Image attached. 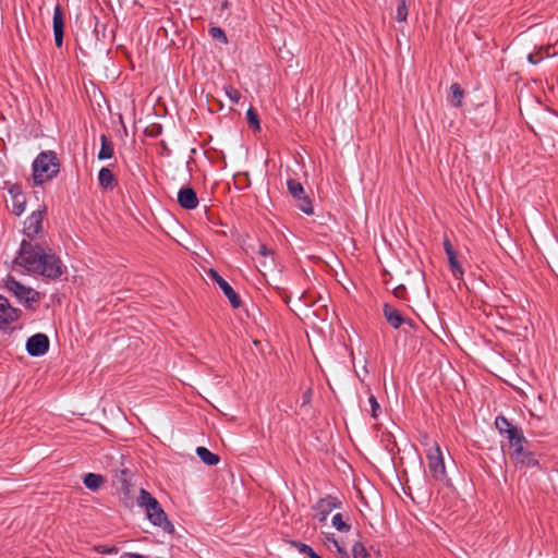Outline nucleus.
<instances>
[{
    "label": "nucleus",
    "mask_w": 558,
    "mask_h": 558,
    "mask_svg": "<svg viewBox=\"0 0 558 558\" xmlns=\"http://www.w3.org/2000/svg\"><path fill=\"white\" fill-rule=\"evenodd\" d=\"M14 264L27 272L39 274L49 279H57L63 274L62 262L51 248L26 240L22 241Z\"/></svg>",
    "instance_id": "obj_1"
},
{
    "label": "nucleus",
    "mask_w": 558,
    "mask_h": 558,
    "mask_svg": "<svg viewBox=\"0 0 558 558\" xmlns=\"http://www.w3.org/2000/svg\"><path fill=\"white\" fill-rule=\"evenodd\" d=\"M137 505L145 509L148 520L154 525L161 527L165 532H173V524L168 520L158 500L149 492L144 488L140 489Z\"/></svg>",
    "instance_id": "obj_2"
},
{
    "label": "nucleus",
    "mask_w": 558,
    "mask_h": 558,
    "mask_svg": "<svg viewBox=\"0 0 558 558\" xmlns=\"http://www.w3.org/2000/svg\"><path fill=\"white\" fill-rule=\"evenodd\" d=\"M59 162L53 151L40 153L33 162V179L35 184L51 180L59 173Z\"/></svg>",
    "instance_id": "obj_3"
},
{
    "label": "nucleus",
    "mask_w": 558,
    "mask_h": 558,
    "mask_svg": "<svg viewBox=\"0 0 558 558\" xmlns=\"http://www.w3.org/2000/svg\"><path fill=\"white\" fill-rule=\"evenodd\" d=\"M4 287L27 308H33L40 301V293L38 291L22 284L13 276L9 275L4 279Z\"/></svg>",
    "instance_id": "obj_4"
},
{
    "label": "nucleus",
    "mask_w": 558,
    "mask_h": 558,
    "mask_svg": "<svg viewBox=\"0 0 558 558\" xmlns=\"http://www.w3.org/2000/svg\"><path fill=\"white\" fill-rule=\"evenodd\" d=\"M428 475L436 482L448 483L444 456L437 442L426 452Z\"/></svg>",
    "instance_id": "obj_5"
},
{
    "label": "nucleus",
    "mask_w": 558,
    "mask_h": 558,
    "mask_svg": "<svg viewBox=\"0 0 558 558\" xmlns=\"http://www.w3.org/2000/svg\"><path fill=\"white\" fill-rule=\"evenodd\" d=\"M287 186L290 195L295 199L298 208L306 215H313V205L310 197L305 194L303 185L294 179H289Z\"/></svg>",
    "instance_id": "obj_6"
},
{
    "label": "nucleus",
    "mask_w": 558,
    "mask_h": 558,
    "mask_svg": "<svg viewBox=\"0 0 558 558\" xmlns=\"http://www.w3.org/2000/svg\"><path fill=\"white\" fill-rule=\"evenodd\" d=\"M341 505L342 502L337 497L328 495L324 498H320L312 507V510L314 511L313 517L319 522H325L330 512L335 509L341 508Z\"/></svg>",
    "instance_id": "obj_7"
},
{
    "label": "nucleus",
    "mask_w": 558,
    "mask_h": 558,
    "mask_svg": "<svg viewBox=\"0 0 558 558\" xmlns=\"http://www.w3.org/2000/svg\"><path fill=\"white\" fill-rule=\"evenodd\" d=\"M49 350V339L45 333H36L27 339L26 351L32 356H41Z\"/></svg>",
    "instance_id": "obj_8"
},
{
    "label": "nucleus",
    "mask_w": 558,
    "mask_h": 558,
    "mask_svg": "<svg viewBox=\"0 0 558 558\" xmlns=\"http://www.w3.org/2000/svg\"><path fill=\"white\" fill-rule=\"evenodd\" d=\"M208 275L222 290L232 307L238 308L241 305V299L233 288L216 270L209 269Z\"/></svg>",
    "instance_id": "obj_9"
},
{
    "label": "nucleus",
    "mask_w": 558,
    "mask_h": 558,
    "mask_svg": "<svg viewBox=\"0 0 558 558\" xmlns=\"http://www.w3.org/2000/svg\"><path fill=\"white\" fill-rule=\"evenodd\" d=\"M20 310L11 306L9 300L0 295V329H5L20 317Z\"/></svg>",
    "instance_id": "obj_10"
},
{
    "label": "nucleus",
    "mask_w": 558,
    "mask_h": 558,
    "mask_svg": "<svg viewBox=\"0 0 558 558\" xmlns=\"http://www.w3.org/2000/svg\"><path fill=\"white\" fill-rule=\"evenodd\" d=\"M510 458L517 466L521 468H534L538 464L534 454L531 451L525 450L523 445L513 449V451L510 454Z\"/></svg>",
    "instance_id": "obj_11"
},
{
    "label": "nucleus",
    "mask_w": 558,
    "mask_h": 558,
    "mask_svg": "<svg viewBox=\"0 0 558 558\" xmlns=\"http://www.w3.org/2000/svg\"><path fill=\"white\" fill-rule=\"evenodd\" d=\"M52 27L56 46L60 48L63 45L64 20L62 9L59 4H57L53 10Z\"/></svg>",
    "instance_id": "obj_12"
},
{
    "label": "nucleus",
    "mask_w": 558,
    "mask_h": 558,
    "mask_svg": "<svg viewBox=\"0 0 558 558\" xmlns=\"http://www.w3.org/2000/svg\"><path fill=\"white\" fill-rule=\"evenodd\" d=\"M178 203L182 208L191 210L197 207L198 197L192 187L184 186L178 192Z\"/></svg>",
    "instance_id": "obj_13"
},
{
    "label": "nucleus",
    "mask_w": 558,
    "mask_h": 558,
    "mask_svg": "<svg viewBox=\"0 0 558 558\" xmlns=\"http://www.w3.org/2000/svg\"><path fill=\"white\" fill-rule=\"evenodd\" d=\"M43 211L35 210L24 222V231L27 236H34L41 231Z\"/></svg>",
    "instance_id": "obj_14"
},
{
    "label": "nucleus",
    "mask_w": 558,
    "mask_h": 558,
    "mask_svg": "<svg viewBox=\"0 0 558 558\" xmlns=\"http://www.w3.org/2000/svg\"><path fill=\"white\" fill-rule=\"evenodd\" d=\"M384 315L392 328H399L404 323L401 313L388 304L384 305Z\"/></svg>",
    "instance_id": "obj_15"
},
{
    "label": "nucleus",
    "mask_w": 558,
    "mask_h": 558,
    "mask_svg": "<svg viewBox=\"0 0 558 558\" xmlns=\"http://www.w3.org/2000/svg\"><path fill=\"white\" fill-rule=\"evenodd\" d=\"M510 442V446L515 449L527 442L521 428L513 426L505 434Z\"/></svg>",
    "instance_id": "obj_16"
},
{
    "label": "nucleus",
    "mask_w": 558,
    "mask_h": 558,
    "mask_svg": "<svg viewBox=\"0 0 558 558\" xmlns=\"http://www.w3.org/2000/svg\"><path fill=\"white\" fill-rule=\"evenodd\" d=\"M554 46L542 47L535 52H531L527 56V60L532 64L539 63L543 59L557 54V51H551Z\"/></svg>",
    "instance_id": "obj_17"
},
{
    "label": "nucleus",
    "mask_w": 558,
    "mask_h": 558,
    "mask_svg": "<svg viewBox=\"0 0 558 558\" xmlns=\"http://www.w3.org/2000/svg\"><path fill=\"white\" fill-rule=\"evenodd\" d=\"M100 150L98 153V159L105 160L110 159L113 156V144L106 134L100 135Z\"/></svg>",
    "instance_id": "obj_18"
},
{
    "label": "nucleus",
    "mask_w": 558,
    "mask_h": 558,
    "mask_svg": "<svg viewBox=\"0 0 558 558\" xmlns=\"http://www.w3.org/2000/svg\"><path fill=\"white\" fill-rule=\"evenodd\" d=\"M116 178L109 168H101L98 172V183L104 189H113Z\"/></svg>",
    "instance_id": "obj_19"
},
{
    "label": "nucleus",
    "mask_w": 558,
    "mask_h": 558,
    "mask_svg": "<svg viewBox=\"0 0 558 558\" xmlns=\"http://www.w3.org/2000/svg\"><path fill=\"white\" fill-rule=\"evenodd\" d=\"M196 453L198 458L207 465H216L220 461L219 456L211 452L206 447H197Z\"/></svg>",
    "instance_id": "obj_20"
},
{
    "label": "nucleus",
    "mask_w": 558,
    "mask_h": 558,
    "mask_svg": "<svg viewBox=\"0 0 558 558\" xmlns=\"http://www.w3.org/2000/svg\"><path fill=\"white\" fill-rule=\"evenodd\" d=\"M83 483L88 489L96 492L105 483V478L100 474L87 473Z\"/></svg>",
    "instance_id": "obj_21"
},
{
    "label": "nucleus",
    "mask_w": 558,
    "mask_h": 558,
    "mask_svg": "<svg viewBox=\"0 0 558 558\" xmlns=\"http://www.w3.org/2000/svg\"><path fill=\"white\" fill-rule=\"evenodd\" d=\"M447 257H448V260H449V266H450V270H451L452 275L457 279H461L463 277V268H462L461 264L458 260L456 251L447 254Z\"/></svg>",
    "instance_id": "obj_22"
},
{
    "label": "nucleus",
    "mask_w": 558,
    "mask_h": 558,
    "mask_svg": "<svg viewBox=\"0 0 558 558\" xmlns=\"http://www.w3.org/2000/svg\"><path fill=\"white\" fill-rule=\"evenodd\" d=\"M132 477V473L129 470H121L119 473L114 476V483H118L121 485V489L125 493H129L130 487V481Z\"/></svg>",
    "instance_id": "obj_23"
},
{
    "label": "nucleus",
    "mask_w": 558,
    "mask_h": 558,
    "mask_svg": "<svg viewBox=\"0 0 558 558\" xmlns=\"http://www.w3.org/2000/svg\"><path fill=\"white\" fill-rule=\"evenodd\" d=\"M451 97L450 101L454 107H461L463 98V89L458 83H453L450 86Z\"/></svg>",
    "instance_id": "obj_24"
},
{
    "label": "nucleus",
    "mask_w": 558,
    "mask_h": 558,
    "mask_svg": "<svg viewBox=\"0 0 558 558\" xmlns=\"http://www.w3.org/2000/svg\"><path fill=\"white\" fill-rule=\"evenodd\" d=\"M495 426L501 435H505L509 429L513 427V425L505 416L501 415L496 417Z\"/></svg>",
    "instance_id": "obj_25"
},
{
    "label": "nucleus",
    "mask_w": 558,
    "mask_h": 558,
    "mask_svg": "<svg viewBox=\"0 0 558 558\" xmlns=\"http://www.w3.org/2000/svg\"><path fill=\"white\" fill-rule=\"evenodd\" d=\"M332 526L340 532H348L351 525L343 521L341 513H336L331 520Z\"/></svg>",
    "instance_id": "obj_26"
},
{
    "label": "nucleus",
    "mask_w": 558,
    "mask_h": 558,
    "mask_svg": "<svg viewBox=\"0 0 558 558\" xmlns=\"http://www.w3.org/2000/svg\"><path fill=\"white\" fill-rule=\"evenodd\" d=\"M246 119H247V123L251 129L259 130L260 126H259L258 114L253 108H250L246 111Z\"/></svg>",
    "instance_id": "obj_27"
},
{
    "label": "nucleus",
    "mask_w": 558,
    "mask_h": 558,
    "mask_svg": "<svg viewBox=\"0 0 558 558\" xmlns=\"http://www.w3.org/2000/svg\"><path fill=\"white\" fill-rule=\"evenodd\" d=\"M353 558H371L369 553L366 550L362 543H355L352 547Z\"/></svg>",
    "instance_id": "obj_28"
},
{
    "label": "nucleus",
    "mask_w": 558,
    "mask_h": 558,
    "mask_svg": "<svg viewBox=\"0 0 558 558\" xmlns=\"http://www.w3.org/2000/svg\"><path fill=\"white\" fill-rule=\"evenodd\" d=\"M408 17V8L405 4V0H401L397 7L396 19L400 22H404Z\"/></svg>",
    "instance_id": "obj_29"
},
{
    "label": "nucleus",
    "mask_w": 558,
    "mask_h": 558,
    "mask_svg": "<svg viewBox=\"0 0 558 558\" xmlns=\"http://www.w3.org/2000/svg\"><path fill=\"white\" fill-rule=\"evenodd\" d=\"M25 210V197L19 198V201H13V214L16 216H21Z\"/></svg>",
    "instance_id": "obj_30"
},
{
    "label": "nucleus",
    "mask_w": 558,
    "mask_h": 558,
    "mask_svg": "<svg viewBox=\"0 0 558 558\" xmlns=\"http://www.w3.org/2000/svg\"><path fill=\"white\" fill-rule=\"evenodd\" d=\"M210 35L215 39L221 40L223 44L228 41L225 32L220 27H211L209 31Z\"/></svg>",
    "instance_id": "obj_31"
},
{
    "label": "nucleus",
    "mask_w": 558,
    "mask_h": 558,
    "mask_svg": "<svg viewBox=\"0 0 558 558\" xmlns=\"http://www.w3.org/2000/svg\"><path fill=\"white\" fill-rule=\"evenodd\" d=\"M368 402H369V405H371V409H372V416L374 418H377L378 417V412L380 411V405H379L376 397L371 395L369 398H368Z\"/></svg>",
    "instance_id": "obj_32"
},
{
    "label": "nucleus",
    "mask_w": 558,
    "mask_h": 558,
    "mask_svg": "<svg viewBox=\"0 0 558 558\" xmlns=\"http://www.w3.org/2000/svg\"><path fill=\"white\" fill-rule=\"evenodd\" d=\"M295 547L298 548V550L301 553V554H305V555H308L310 558L312 557L313 554H315V551L313 550V548L306 544H303V543H294Z\"/></svg>",
    "instance_id": "obj_33"
},
{
    "label": "nucleus",
    "mask_w": 558,
    "mask_h": 558,
    "mask_svg": "<svg viewBox=\"0 0 558 558\" xmlns=\"http://www.w3.org/2000/svg\"><path fill=\"white\" fill-rule=\"evenodd\" d=\"M333 546L337 550V558H350L348 551L342 546H340L337 539H333Z\"/></svg>",
    "instance_id": "obj_34"
},
{
    "label": "nucleus",
    "mask_w": 558,
    "mask_h": 558,
    "mask_svg": "<svg viewBox=\"0 0 558 558\" xmlns=\"http://www.w3.org/2000/svg\"><path fill=\"white\" fill-rule=\"evenodd\" d=\"M227 95L228 97L230 98V100H232L233 102H239L240 98H241V94L239 90H236L235 88L233 87H230L229 89H227Z\"/></svg>",
    "instance_id": "obj_35"
},
{
    "label": "nucleus",
    "mask_w": 558,
    "mask_h": 558,
    "mask_svg": "<svg viewBox=\"0 0 558 558\" xmlns=\"http://www.w3.org/2000/svg\"><path fill=\"white\" fill-rule=\"evenodd\" d=\"M9 193L11 194L13 201H19V198L22 197V195H23L21 186H19V185H12L9 189Z\"/></svg>",
    "instance_id": "obj_36"
},
{
    "label": "nucleus",
    "mask_w": 558,
    "mask_h": 558,
    "mask_svg": "<svg viewBox=\"0 0 558 558\" xmlns=\"http://www.w3.org/2000/svg\"><path fill=\"white\" fill-rule=\"evenodd\" d=\"M258 254L263 257H267L272 254L271 250H269L265 244H260L258 248Z\"/></svg>",
    "instance_id": "obj_37"
},
{
    "label": "nucleus",
    "mask_w": 558,
    "mask_h": 558,
    "mask_svg": "<svg viewBox=\"0 0 558 558\" xmlns=\"http://www.w3.org/2000/svg\"><path fill=\"white\" fill-rule=\"evenodd\" d=\"M444 250H445L446 254H449L454 251L450 241L447 238L444 240Z\"/></svg>",
    "instance_id": "obj_38"
},
{
    "label": "nucleus",
    "mask_w": 558,
    "mask_h": 558,
    "mask_svg": "<svg viewBox=\"0 0 558 558\" xmlns=\"http://www.w3.org/2000/svg\"><path fill=\"white\" fill-rule=\"evenodd\" d=\"M404 292H405V288L403 286H399V287L395 288V290H393V293L397 298H403Z\"/></svg>",
    "instance_id": "obj_39"
},
{
    "label": "nucleus",
    "mask_w": 558,
    "mask_h": 558,
    "mask_svg": "<svg viewBox=\"0 0 558 558\" xmlns=\"http://www.w3.org/2000/svg\"><path fill=\"white\" fill-rule=\"evenodd\" d=\"M120 558H146V557L143 555H140V554H135V553H124L121 555Z\"/></svg>",
    "instance_id": "obj_40"
},
{
    "label": "nucleus",
    "mask_w": 558,
    "mask_h": 558,
    "mask_svg": "<svg viewBox=\"0 0 558 558\" xmlns=\"http://www.w3.org/2000/svg\"><path fill=\"white\" fill-rule=\"evenodd\" d=\"M101 553H105V554H117L118 549L116 547H111V548H108V549H104Z\"/></svg>",
    "instance_id": "obj_41"
},
{
    "label": "nucleus",
    "mask_w": 558,
    "mask_h": 558,
    "mask_svg": "<svg viewBox=\"0 0 558 558\" xmlns=\"http://www.w3.org/2000/svg\"><path fill=\"white\" fill-rule=\"evenodd\" d=\"M311 558H322L318 554H313Z\"/></svg>",
    "instance_id": "obj_42"
},
{
    "label": "nucleus",
    "mask_w": 558,
    "mask_h": 558,
    "mask_svg": "<svg viewBox=\"0 0 558 558\" xmlns=\"http://www.w3.org/2000/svg\"><path fill=\"white\" fill-rule=\"evenodd\" d=\"M333 539H336L333 536L328 538V541L330 542V544H333Z\"/></svg>",
    "instance_id": "obj_43"
}]
</instances>
